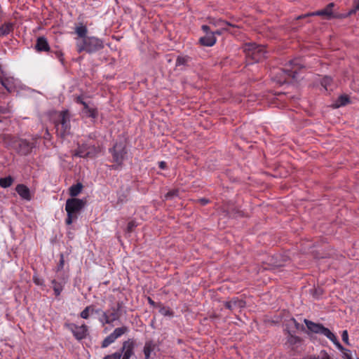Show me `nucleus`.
<instances>
[{
	"label": "nucleus",
	"instance_id": "obj_1",
	"mask_svg": "<svg viewBox=\"0 0 359 359\" xmlns=\"http://www.w3.org/2000/svg\"><path fill=\"white\" fill-rule=\"evenodd\" d=\"M76 47L79 53L86 51L88 53L97 52L104 47L103 41L95 36L86 39H75Z\"/></svg>",
	"mask_w": 359,
	"mask_h": 359
},
{
	"label": "nucleus",
	"instance_id": "obj_2",
	"mask_svg": "<svg viewBox=\"0 0 359 359\" xmlns=\"http://www.w3.org/2000/svg\"><path fill=\"white\" fill-rule=\"evenodd\" d=\"M85 204V201L79 198H72L67 200L65 210L67 214V217L65 222L67 225H70L78 218V215L84 208Z\"/></svg>",
	"mask_w": 359,
	"mask_h": 359
},
{
	"label": "nucleus",
	"instance_id": "obj_3",
	"mask_svg": "<svg viewBox=\"0 0 359 359\" xmlns=\"http://www.w3.org/2000/svg\"><path fill=\"white\" fill-rule=\"evenodd\" d=\"M304 323L309 330L313 333L320 334L325 336L328 338L333 344L337 346V348L342 351L344 349L341 344L339 342L337 337L334 333H332L328 328L325 327L323 325L315 323L312 321L305 319Z\"/></svg>",
	"mask_w": 359,
	"mask_h": 359
},
{
	"label": "nucleus",
	"instance_id": "obj_4",
	"mask_svg": "<svg viewBox=\"0 0 359 359\" xmlns=\"http://www.w3.org/2000/svg\"><path fill=\"white\" fill-rule=\"evenodd\" d=\"M243 50L248 60L252 62H258L266 57L268 51L262 45H257L255 43H246L243 46Z\"/></svg>",
	"mask_w": 359,
	"mask_h": 359
},
{
	"label": "nucleus",
	"instance_id": "obj_5",
	"mask_svg": "<svg viewBox=\"0 0 359 359\" xmlns=\"http://www.w3.org/2000/svg\"><path fill=\"white\" fill-rule=\"evenodd\" d=\"M70 114L68 111L60 113L58 119L55 122L56 131L58 135L64 137L70 132Z\"/></svg>",
	"mask_w": 359,
	"mask_h": 359
},
{
	"label": "nucleus",
	"instance_id": "obj_6",
	"mask_svg": "<svg viewBox=\"0 0 359 359\" xmlns=\"http://www.w3.org/2000/svg\"><path fill=\"white\" fill-rule=\"evenodd\" d=\"M121 304L118 303L116 306H111L108 311L102 312L103 324H110L120 318Z\"/></svg>",
	"mask_w": 359,
	"mask_h": 359
},
{
	"label": "nucleus",
	"instance_id": "obj_7",
	"mask_svg": "<svg viewBox=\"0 0 359 359\" xmlns=\"http://www.w3.org/2000/svg\"><path fill=\"white\" fill-rule=\"evenodd\" d=\"M112 154L114 161L118 165H121L126 158V150L125 146L121 143H116L113 149H110Z\"/></svg>",
	"mask_w": 359,
	"mask_h": 359
},
{
	"label": "nucleus",
	"instance_id": "obj_8",
	"mask_svg": "<svg viewBox=\"0 0 359 359\" xmlns=\"http://www.w3.org/2000/svg\"><path fill=\"white\" fill-rule=\"evenodd\" d=\"M334 4L333 3L329 4L325 8L313 12V13H308L304 15H299L297 19L299 20L302 18H305L309 16H314V15H319L322 16L324 19H331L334 17V14L332 12V8L334 7Z\"/></svg>",
	"mask_w": 359,
	"mask_h": 359
},
{
	"label": "nucleus",
	"instance_id": "obj_9",
	"mask_svg": "<svg viewBox=\"0 0 359 359\" xmlns=\"http://www.w3.org/2000/svg\"><path fill=\"white\" fill-rule=\"evenodd\" d=\"M76 102L79 104L83 105V109L81 110L83 116L86 117H90L93 119L96 118L98 116V111L97 108L93 106L90 105L88 103L83 100V97L82 96H78L76 98Z\"/></svg>",
	"mask_w": 359,
	"mask_h": 359
},
{
	"label": "nucleus",
	"instance_id": "obj_10",
	"mask_svg": "<svg viewBox=\"0 0 359 359\" xmlns=\"http://www.w3.org/2000/svg\"><path fill=\"white\" fill-rule=\"evenodd\" d=\"M66 327L72 332L77 340H82L87 337L88 328L84 324L79 326L74 323H69L66 325Z\"/></svg>",
	"mask_w": 359,
	"mask_h": 359
},
{
	"label": "nucleus",
	"instance_id": "obj_11",
	"mask_svg": "<svg viewBox=\"0 0 359 359\" xmlns=\"http://www.w3.org/2000/svg\"><path fill=\"white\" fill-rule=\"evenodd\" d=\"M299 62L297 59L290 61L289 64L283 70V73L286 75L284 81H285L287 77L297 79V69L299 68Z\"/></svg>",
	"mask_w": 359,
	"mask_h": 359
},
{
	"label": "nucleus",
	"instance_id": "obj_12",
	"mask_svg": "<svg viewBox=\"0 0 359 359\" xmlns=\"http://www.w3.org/2000/svg\"><path fill=\"white\" fill-rule=\"evenodd\" d=\"M97 152L95 147H88L86 144L79 147L75 155L79 157H93Z\"/></svg>",
	"mask_w": 359,
	"mask_h": 359
},
{
	"label": "nucleus",
	"instance_id": "obj_13",
	"mask_svg": "<svg viewBox=\"0 0 359 359\" xmlns=\"http://www.w3.org/2000/svg\"><path fill=\"white\" fill-rule=\"evenodd\" d=\"M135 347L134 341L132 339H128L123 343V346L120 351L122 353V359H130L133 355V349Z\"/></svg>",
	"mask_w": 359,
	"mask_h": 359
},
{
	"label": "nucleus",
	"instance_id": "obj_14",
	"mask_svg": "<svg viewBox=\"0 0 359 359\" xmlns=\"http://www.w3.org/2000/svg\"><path fill=\"white\" fill-rule=\"evenodd\" d=\"M15 191L22 199L26 201H30L32 199L30 190L25 184H20L17 185Z\"/></svg>",
	"mask_w": 359,
	"mask_h": 359
},
{
	"label": "nucleus",
	"instance_id": "obj_15",
	"mask_svg": "<svg viewBox=\"0 0 359 359\" xmlns=\"http://www.w3.org/2000/svg\"><path fill=\"white\" fill-rule=\"evenodd\" d=\"M245 306V302L238 297H233L230 301L225 303V306L230 310H235L243 308Z\"/></svg>",
	"mask_w": 359,
	"mask_h": 359
},
{
	"label": "nucleus",
	"instance_id": "obj_16",
	"mask_svg": "<svg viewBox=\"0 0 359 359\" xmlns=\"http://www.w3.org/2000/svg\"><path fill=\"white\" fill-rule=\"evenodd\" d=\"M35 48L37 51H48L50 47L46 39L43 36L39 37L36 40Z\"/></svg>",
	"mask_w": 359,
	"mask_h": 359
},
{
	"label": "nucleus",
	"instance_id": "obj_17",
	"mask_svg": "<svg viewBox=\"0 0 359 359\" xmlns=\"http://www.w3.org/2000/svg\"><path fill=\"white\" fill-rule=\"evenodd\" d=\"M216 42V38L214 33H207L205 36L201 37L200 43L203 46H212Z\"/></svg>",
	"mask_w": 359,
	"mask_h": 359
},
{
	"label": "nucleus",
	"instance_id": "obj_18",
	"mask_svg": "<svg viewBox=\"0 0 359 359\" xmlns=\"http://www.w3.org/2000/svg\"><path fill=\"white\" fill-rule=\"evenodd\" d=\"M349 103V98L346 95L339 96L332 104L333 108H339L344 107Z\"/></svg>",
	"mask_w": 359,
	"mask_h": 359
},
{
	"label": "nucleus",
	"instance_id": "obj_19",
	"mask_svg": "<svg viewBox=\"0 0 359 359\" xmlns=\"http://www.w3.org/2000/svg\"><path fill=\"white\" fill-rule=\"evenodd\" d=\"M13 78H4L0 80L1 85L8 91L12 92L14 90Z\"/></svg>",
	"mask_w": 359,
	"mask_h": 359
},
{
	"label": "nucleus",
	"instance_id": "obj_20",
	"mask_svg": "<svg viewBox=\"0 0 359 359\" xmlns=\"http://www.w3.org/2000/svg\"><path fill=\"white\" fill-rule=\"evenodd\" d=\"M155 348V344L151 341H147L144 346V353L145 359H150V355Z\"/></svg>",
	"mask_w": 359,
	"mask_h": 359
},
{
	"label": "nucleus",
	"instance_id": "obj_21",
	"mask_svg": "<svg viewBox=\"0 0 359 359\" xmlns=\"http://www.w3.org/2000/svg\"><path fill=\"white\" fill-rule=\"evenodd\" d=\"M13 29V24L6 22L0 27V36H6L10 34Z\"/></svg>",
	"mask_w": 359,
	"mask_h": 359
},
{
	"label": "nucleus",
	"instance_id": "obj_22",
	"mask_svg": "<svg viewBox=\"0 0 359 359\" xmlns=\"http://www.w3.org/2000/svg\"><path fill=\"white\" fill-rule=\"evenodd\" d=\"M189 57L180 55L177 57L176 60L175 66L177 67H180L181 69H183L187 65V63L189 62Z\"/></svg>",
	"mask_w": 359,
	"mask_h": 359
},
{
	"label": "nucleus",
	"instance_id": "obj_23",
	"mask_svg": "<svg viewBox=\"0 0 359 359\" xmlns=\"http://www.w3.org/2000/svg\"><path fill=\"white\" fill-rule=\"evenodd\" d=\"M87 28L85 26H79L76 27L75 29V32L78 35V37L76 39H86L88 36H86L87 34Z\"/></svg>",
	"mask_w": 359,
	"mask_h": 359
},
{
	"label": "nucleus",
	"instance_id": "obj_24",
	"mask_svg": "<svg viewBox=\"0 0 359 359\" xmlns=\"http://www.w3.org/2000/svg\"><path fill=\"white\" fill-rule=\"evenodd\" d=\"M13 178L11 176L0 178V187L2 188H8L12 185Z\"/></svg>",
	"mask_w": 359,
	"mask_h": 359
},
{
	"label": "nucleus",
	"instance_id": "obj_25",
	"mask_svg": "<svg viewBox=\"0 0 359 359\" xmlns=\"http://www.w3.org/2000/svg\"><path fill=\"white\" fill-rule=\"evenodd\" d=\"M82 187L83 186L80 183L72 186L69 188V194L73 197L76 196L81 191Z\"/></svg>",
	"mask_w": 359,
	"mask_h": 359
},
{
	"label": "nucleus",
	"instance_id": "obj_26",
	"mask_svg": "<svg viewBox=\"0 0 359 359\" xmlns=\"http://www.w3.org/2000/svg\"><path fill=\"white\" fill-rule=\"evenodd\" d=\"M128 331V328L126 326L116 328L111 333L114 337L117 339L121 337L123 334Z\"/></svg>",
	"mask_w": 359,
	"mask_h": 359
},
{
	"label": "nucleus",
	"instance_id": "obj_27",
	"mask_svg": "<svg viewBox=\"0 0 359 359\" xmlns=\"http://www.w3.org/2000/svg\"><path fill=\"white\" fill-rule=\"evenodd\" d=\"M52 284L55 294L59 296L63 290V285L57 282L55 280L52 281Z\"/></svg>",
	"mask_w": 359,
	"mask_h": 359
},
{
	"label": "nucleus",
	"instance_id": "obj_28",
	"mask_svg": "<svg viewBox=\"0 0 359 359\" xmlns=\"http://www.w3.org/2000/svg\"><path fill=\"white\" fill-rule=\"evenodd\" d=\"M116 338L111 333L109 335H108L102 341V348H107L110 344L114 343L116 341Z\"/></svg>",
	"mask_w": 359,
	"mask_h": 359
},
{
	"label": "nucleus",
	"instance_id": "obj_29",
	"mask_svg": "<svg viewBox=\"0 0 359 359\" xmlns=\"http://www.w3.org/2000/svg\"><path fill=\"white\" fill-rule=\"evenodd\" d=\"M90 313H94V309L92 306H86L80 313V316L83 319H88Z\"/></svg>",
	"mask_w": 359,
	"mask_h": 359
},
{
	"label": "nucleus",
	"instance_id": "obj_30",
	"mask_svg": "<svg viewBox=\"0 0 359 359\" xmlns=\"http://www.w3.org/2000/svg\"><path fill=\"white\" fill-rule=\"evenodd\" d=\"M309 359H332L326 351L322 350L318 355H311Z\"/></svg>",
	"mask_w": 359,
	"mask_h": 359
},
{
	"label": "nucleus",
	"instance_id": "obj_31",
	"mask_svg": "<svg viewBox=\"0 0 359 359\" xmlns=\"http://www.w3.org/2000/svg\"><path fill=\"white\" fill-rule=\"evenodd\" d=\"M332 79L330 76H325L321 81V85L325 88V90H329V86L332 83Z\"/></svg>",
	"mask_w": 359,
	"mask_h": 359
},
{
	"label": "nucleus",
	"instance_id": "obj_32",
	"mask_svg": "<svg viewBox=\"0 0 359 359\" xmlns=\"http://www.w3.org/2000/svg\"><path fill=\"white\" fill-rule=\"evenodd\" d=\"M299 340L300 339L298 337L290 334L287 337V342L288 344H290V345H294V344H296L297 343H298L299 341Z\"/></svg>",
	"mask_w": 359,
	"mask_h": 359
},
{
	"label": "nucleus",
	"instance_id": "obj_33",
	"mask_svg": "<svg viewBox=\"0 0 359 359\" xmlns=\"http://www.w3.org/2000/svg\"><path fill=\"white\" fill-rule=\"evenodd\" d=\"M122 356V353L120 351L114 353L110 355H107L104 357L103 359H121Z\"/></svg>",
	"mask_w": 359,
	"mask_h": 359
},
{
	"label": "nucleus",
	"instance_id": "obj_34",
	"mask_svg": "<svg viewBox=\"0 0 359 359\" xmlns=\"http://www.w3.org/2000/svg\"><path fill=\"white\" fill-rule=\"evenodd\" d=\"M159 312L164 316H172V312L167 307L162 306L159 309Z\"/></svg>",
	"mask_w": 359,
	"mask_h": 359
},
{
	"label": "nucleus",
	"instance_id": "obj_35",
	"mask_svg": "<svg viewBox=\"0 0 359 359\" xmlns=\"http://www.w3.org/2000/svg\"><path fill=\"white\" fill-rule=\"evenodd\" d=\"M20 146L23 147L25 149V151L24 152L25 154L28 153L32 149V147L30 146L29 143L25 140H22L20 142Z\"/></svg>",
	"mask_w": 359,
	"mask_h": 359
},
{
	"label": "nucleus",
	"instance_id": "obj_36",
	"mask_svg": "<svg viewBox=\"0 0 359 359\" xmlns=\"http://www.w3.org/2000/svg\"><path fill=\"white\" fill-rule=\"evenodd\" d=\"M178 195L177 190H172L166 194L165 196V199L172 198Z\"/></svg>",
	"mask_w": 359,
	"mask_h": 359
},
{
	"label": "nucleus",
	"instance_id": "obj_37",
	"mask_svg": "<svg viewBox=\"0 0 359 359\" xmlns=\"http://www.w3.org/2000/svg\"><path fill=\"white\" fill-rule=\"evenodd\" d=\"M217 25L222 27V28L225 30H229L227 27H233V25L231 23L222 20L218 22Z\"/></svg>",
	"mask_w": 359,
	"mask_h": 359
},
{
	"label": "nucleus",
	"instance_id": "obj_38",
	"mask_svg": "<svg viewBox=\"0 0 359 359\" xmlns=\"http://www.w3.org/2000/svg\"><path fill=\"white\" fill-rule=\"evenodd\" d=\"M357 11H359V0H354V8L349 11L348 15H352Z\"/></svg>",
	"mask_w": 359,
	"mask_h": 359
},
{
	"label": "nucleus",
	"instance_id": "obj_39",
	"mask_svg": "<svg viewBox=\"0 0 359 359\" xmlns=\"http://www.w3.org/2000/svg\"><path fill=\"white\" fill-rule=\"evenodd\" d=\"M341 338L343 341L347 345L349 344L348 343V334L347 330H344L341 334Z\"/></svg>",
	"mask_w": 359,
	"mask_h": 359
},
{
	"label": "nucleus",
	"instance_id": "obj_40",
	"mask_svg": "<svg viewBox=\"0 0 359 359\" xmlns=\"http://www.w3.org/2000/svg\"><path fill=\"white\" fill-rule=\"evenodd\" d=\"M137 226V224L135 221H130L128 224L127 229L128 231L130 232L133 230V229Z\"/></svg>",
	"mask_w": 359,
	"mask_h": 359
},
{
	"label": "nucleus",
	"instance_id": "obj_41",
	"mask_svg": "<svg viewBox=\"0 0 359 359\" xmlns=\"http://www.w3.org/2000/svg\"><path fill=\"white\" fill-rule=\"evenodd\" d=\"M63 266H64V257H63V255H61L60 260V264H59V266H58L59 269H62Z\"/></svg>",
	"mask_w": 359,
	"mask_h": 359
},
{
	"label": "nucleus",
	"instance_id": "obj_42",
	"mask_svg": "<svg viewBox=\"0 0 359 359\" xmlns=\"http://www.w3.org/2000/svg\"><path fill=\"white\" fill-rule=\"evenodd\" d=\"M202 29L207 34V33H212L210 32V27L208 25H203Z\"/></svg>",
	"mask_w": 359,
	"mask_h": 359
},
{
	"label": "nucleus",
	"instance_id": "obj_43",
	"mask_svg": "<svg viewBox=\"0 0 359 359\" xmlns=\"http://www.w3.org/2000/svg\"><path fill=\"white\" fill-rule=\"evenodd\" d=\"M200 203L202 204V205H206L208 203V200L206 199V198H201L199 200Z\"/></svg>",
	"mask_w": 359,
	"mask_h": 359
},
{
	"label": "nucleus",
	"instance_id": "obj_44",
	"mask_svg": "<svg viewBox=\"0 0 359 359\" xmlns=\"http://www.w3.org/2000/svg\"><path fill=\"white\" fill-rule=\"evenodd\" d=\"M57 57L60 60L61 62H63V57H62V53H57Z\"/></svg>",
	"mask_w": 359,
	"mask_h": 359
},
{
	"label": "nucleus",
	"instance_id": "obj_45",
	"mask_svg": "<svg viewBox=\"0 0 359 359\" xmlns=\"http://www.w3.org/2000/svg\"><path fill=\"white\" fill-rule=\"evenodd\" d=\"M159 167L161 168V169H165V163L164 161H161L159 163Z\"/></svg>",
	"mask_w": 359,
	"mask_h": 359
},
{
	"label": "nucleus",
	"instance_id": "obj_46",
	"mask_svg": "<svg viewBox=\"0 0 359 359\" xmlns=\"http://www.w3.org/2000/svg\"><path fill=\"white\" fill-rule=\"evenodd\" d=\"M148 301H149V303L151 305H154V302L151 299V298H148Z\"/></svg>",
	"mask_w": 359,
	"mask_h": 359
},
{
	"label": "nucleus",
	"instance_id": "obj_47",
	"mask_svg": "<svg viewBox=\"0 0 359 359\" xmlns=\"http://www.w3.org/2000/svg\"><path fill=\"white\" fill-rule=\"evenodd\" d=\"M100 311H101V310H100V309H97V310H95V309H94V312H95V313H100Z\"/></svg>",
	"mask_w": 359,
	"mask_h": 359
},
{
	"label": "nucleus",
	"instance_id": "obj_48",
	"mask_svg": "<svg viewBox=\"0 0 359 359\" xmlns=\"http://www.w3.org/2000/svg\"><path fill=\"white\" fill-rule=\"evenodd\" d=\"M213 33H214V34H221V32H220V31H219V30H217V31H215V32H213Z\"/></svg>",
	"mask_w": 359,
	"mask_h": 359
},
{
	"label": "nucleus",
	"instance_id": "obj_49",
	"mask_svg": "<svg viewBox=\"0 0 359 359\" xmlns=\"http://www.w3.org/2000/svg\"><path fill=\"white\" fill-rule=\"evenodd\" d=\"M358 359H359V358H358Z\"/></svg>",
	"mask_w": 359,
	"mask_h": 359
}]
</instances>
